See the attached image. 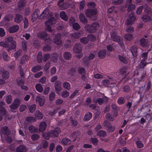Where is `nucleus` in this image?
<instances>
[{
	"label": "nucleus",
	"instance_id": "obj_27",
	"mask_svg": "<svg viewBox=\"0 0 152 152\" xmlns=\"http://www.w3.org/2000/svg\"><path fill=\"white\" fill-rule=\"evenodd\" d=\"M127 67H124L121 68L120 70V73L123 77V78H125L126 76V71L127 70Z\"/></svg>",
	"mask_w": 152,
	"mask_h": 152
},
{
	"label": "nucleus",
	"instance_id": "obj_49",
	"mask_svg": "<svg viewBox=\"0 0 152 152\" xmlns=\"http://www.w3.org/2000/svg\"><path fill=\"white\" fill-rule=\"evenodd\" d=\"M26 121L29 122H34L36 119L34 117L28 116L26 118Z\"/></svg>",
	"mask_w": 152,
	"mask_h": 152
},
{
	"label": "nucleus",
	"instance_id": "obj_14",
	"mask_svg": "<svg viewBox=\"0 0 152 152\" xmlns=\"http://www.w3.org/2000/svg\"><path fill=\"white\" fill-rule=\"evenodd\" d=\"M5 104L2 101H0V113L2 115H4L6 114V110L3 106Z\"/></svg>",
	"mask_w": 152,
	"mask_h": 152
},
{
	"label": "nucleus",
	"instance_id": "obj_18",
	"mask_svg": "<svg viewBox=\"0 0 152 152\" xmlns=\"http://www.w3.org/2000/svg\"><path fill=\"white\" fill-rule=\"evenodd\" d=\"M61 85V82L59 80H57L55 82V88L56 91H59L61 90L62 88Z\"/></svg>",
	"mask_w": 152,
	"mask_h": 152
},
{
	"label": "nucleus",
	"instance_id": "obj_10",
	"mask_svg": "<svg viewBox=\"0 0 152 152\" xmlns=\"http://www.w3.org/2000/svg\"><path fill=\"white\" fill-rule=\"evenodd\" d=\"M52 13L50 14L48 17V20L46 21L45 24H52L55 23V22L56 20V18L53 16Z\"/></svg>",
	"mask_w": 152,
	"mask_h": 152
},
{
	"label": "nucleus",
	"instance_id": "obj_58",
	"mask_svg": "<svg viewBox=\"0 0 152 152\" xmlns=\"http://www.w3.org/2000/svg\"><path fill=\"white\" fill-rule=\"evenodd\" d=\"M61 96L64 98L68 97L69 94V93L66 90L64 91L61 92Z\"/></svg>",
	"mask_w": 152,
	"mask_h": 152
},
{
	"label": "nucleus",
	"instance_id": "obj_62",
	"mask_svg": "<svg viewBox=\"0 0 152 152\" xmlns=\"http://www.w3.org/2000/svg\"><path fill=\"white\" fill-rule=\"evenodd\" d=\"M55 94L54 92H51L50 93L49 95V99L50 101H53L55 96Z\"/></svg>",
	"mask_w": 152,
	"mask_h": 152
},
{
	"label": "nucleus",
	"instance_id": "obj_1",
	"mask_svg": "<svg viewBox=\"0 0 152 152\" xmlns=\"http://www.w3.org/2000/svg\"><path fill=\"white\" fill-rule=\"evenodd\" d=\"M87 6L88 8L85 11L86 16L91 18L92 16L96 15L97 12V10L95 8L96 3L93 2H88L87 3Z\"/></svg>",
	"mask_w": 152,
	"mask_h": 152
},
{
	"label": "nucleus",
	"instance_id": "obj_45",
	"mask_svg": "<svg viewBox=\"0 0 152 152\" xmlns=\"http://www.w3.org/2000/svg\"><path fill=\"white\" fill-rule=\"evenodd\" d=\"M41 69V66L40 65H37L34 66L32 68L31 71L34 72H36Z\"/></svg>",
	"mask_w": 152,
	"mask_h": 152
},
{
	"label": "nucleus",
	"instance_id": "obj_33",
	"mask_svg": "<svg viewBox=\"0 0 152 152\" xmlns=\"http://www.w3.org/2000/svg\"><path fill=\"white\" fill-rule=\"evenodd\" d=\"M35 118L38 119H41L43 117V115L39 110H37L34 114Z\"/></svg>",
	"mask_w": 152,
	"mask_h": 152
},
{
	"label": "nucleus",
	"instance_id": "obj_56",
	"mask_svg": "<svg viewBox=\"0 0 152 152\" xmlns=\"http://www.w3.org/2000/svg\"><path fill=\"white\" fill-rule=\"evenodd\" d=\"M106 53L104 50H100L98 53V56L99 57H102L105 56Z\"/></svg>",
	"mask_w": 152,
	"mask_h": 152
},
{
	"label": "nucleus",
	"instance_id": "obj_41",
	"mask_svg": "<svg viewBox=\"0 0 152 152\" xmlns=\"http://www.w3.org/2000/svg\"><path fill=\"white\" fill-rule=\"evenodd\" d=\"M28 130L31 133H34L37 131V129L34 126L31 125L28 127Z\"/></svg>",
	"mask_w": 152,
	"mask_h": 152
},
{
	"label": "nucleus",
	"instance_id": "obj_8",
	"mask_svg": "<svg viewBox=\"0 0 152 152\" xmlns=\"http://www.w3.org/2000/svg\"><path fill=\"white\" fill-rule=\"evenodd\" d=\"M20 100L17 99H15L13 102L10 105V108L12 109L15 110L17 109L20 105Z\"/></svg>",
	"mask_w": 152,
	"mask_h": 152
},
{
	"label": "nucleus",
	"instance_id": "obj_63",
	"mask_svg": "<svg viewBox=\"0 0 152 152\" xmlns=\"http://www.w3.org/2000/svg\"><path fill=\"white\" fill-rule=\"evenodd\" d=\"M123 89L124 92H128L131 90L130 87L127 85L123 87Z\"/></svg>",
	"mask_w": 152,
	"mask_h": 152
},
{
	"label": "nucleus",
	"instance_id": "obj_61",
	"mask_svg": "<svg viewBox=\"0 0 152 152\" xmlns=\"http://www.w3.org/2000/svg\"><path fill=\"white\" fill-rule=\"evenodd\" d=\"M13 17V16L12 14H8L4 18V20L6 21H10L12 19V18Z\"/></svg>",
	"mask_w": 152,
	"mask_h": 152
},
{
	"label": "nucleus",
	"instance_id": "obj_37",
	"mask_svg": "<svg viewBox=\"0 0 152 152\" xmlns=\"http://www.w3.org/2000/svg\"><path fill=\"white\" fill-rule=\"evenodd\" d=\"M117 103L119 105H122L125 102V99L123 97H121L118 99L117 101Z\"/></svg>",
	"mask_w": 152,
	"mask_h": 152
},
{
	"label": "nucleus",
	"instance_id": "obj_26",
	"mask_svg": "<svg viewBox=\"0 0 152 152\" xmlns=\"http://www.w3.org/2000/svg\"><path fill=\"white\" fill-rule=\"evenodd\" d=\"M23 17L22 15L17 14H16L15 18L14 21L18 23H20L22 20Z\"/></svg>",
	"mask_w": 152,
	"mask_h": 152
},
{
	"label": "nucleus",
	"instance_id": "obj_44",
	"mask_svg": "<svg viewBox=\"0 0 152 152\" xmlns=\"http://www.w3.org/2000/svg\"><path fill=\"white\" fill-rule=\"evenodd\" d=\"M9 73L7 71L5 70L2 73V77L5 79H7L9 77Z\"/></svg>",
	"mask_w": 152,
	"mask_h": 152
},
{
	"label": "nucleus",
	"instance_id": "obj_55",
	"mask_svg": "<svg viewBox=\"0 0 152 152\" xmlns=\"http://www.w3.org/2000/svg\"><path fill=\"white\" fill-rule=\"evenodd\" d=\"M80 42L83 44H86L88 43V41L87 37H84L80 39Z\"/></svg>",
	"mask_w": 152,
	"mask_h": 152
},
{
	"label": "nucleus",
	"instance_id": "obj_3",
	"mask_svg": "<svg viewBox=\"0 0 152 152\" xmlns=\"http://www.w3.org/2000/svg\"><path fill=\"white\" fill-rule=\"evenodd\" d=\"M60 128L57 127L53 130H51L49 132L50 137L55 138L58 137L59 133L61 132Z\"/></svg>",
	"mask_w": 152,
	"mask_h": 152
},
{
	"label": "nucleus",
	"instance_id": "obj_51",
	"mask_svg": "<svg viewBox=\"0 0 152 152\" xmlns=\"http://www.w3.org/2000/svg\"><path fill=\"white\" fill-rule=\"evenodd\" d=\"M63 87L65 89L69 90L70 88V83L67 82H65L63 84Z\"/></svg>",
	"mask_w": 152,
	"mask_h": 152
},
{
	"label": "nucleus",
	"instance_id": "obj_38",
	"mask_svg": "<svg viewBox=\"0 0 152 152\" xmlns=\"http://www.w3.org/2000/svg\"><path fill=\"white\" fill-rule=\"evenodd\" d=\"M69 6V3L67 2L64 3L61 5L60 7L59 8L61 10H64L68 8Z\"/></svg>",
	"mask_w": 152,
	"mask_h": 152
},
{
	"label": "nucleus",
	"instance_id": "obj_43",
	"mask_svg": "<svg viewBox=\"0 0 152 152\" xmlns=\"http://www.w3.org/2000/svg\"><path fill=\"white\" fill-rule=\"evenodd\" d=\"M87 39L88 41H94L96 39V36L93 34H90L87 35Z\"/></svg>",
	"mask_w": 152,
	"mask_h": 152
},
{
	"label": "nucleus",
	"instance_id": "obj_24",
	"mask_svg": "<svg viewBox=\"0 0 152 152\" xmlns=\"http://www.w3.org/2000/svg\"><path fill=\"white\" fill-rule=\"evenodd\" d=\"M79 19L80 21L84 24H86L88 23L87 20L83 13H81L80 14Z\"/></svg>",
	"mask_w": 152,
	"mask_h": 152
},
{
	"label": "nucleus",
	"instance_id": "obj_25",
	"mask_svg": "<svg viewBox=\"0 0 152 152\" xmlns=\"http://www.w3.org/2000/svg\"><path fill=\"white\" fill-rule=\"evenodd\" d=\"M47 125L46 122H42L41 123L39 126V130L41 132L44 131L46 129Z\"/></svg>",
	"mask_w": 152,
	"mask_h": 152
},
{
	"label": "nucleus",
	"instance_id": "obj_19",
	"mask_svg": "<svg viewBox=\"0 0 152 152\" xmlns=\"http://www.w3.org/2000/svg\"><path fill=\"white\" fill-rule=\"evenodd\" d=\"M27 151L26 147L24 145H20L18 146L16 149V152H26Z\"/></svg>",
	"mask_w": 152,
	"mask_h": 152
},
{
	"label": "nucleus",
	"instance_id": "obj_32",
	"mask_svg": "<svg viewBox=\"0 0 152 152\" xmlns=\"http://www.w3.org/2000/svg\"><path fill=\"white\" fill-rule=\"evenodd\" d=\"M60 16L61 18L65 21H67L68 18L64 11L61 12L60 14Z\"/></svg>",
	"mask_w": 152,
	"mask_h": 152
},
{
	"label": "nucleus",
	"instance_id": "obj_29",
	"mask_svg": "<svg viewBox=\"0 0 152 152\" xmlns=\"http://www.w3.org/2000/svg\"><path fill=\"white\" fill-rule=\"evenodd\" d=\"M92 117V114L91 113L89 112L86 113L83 118V121H87L89 120Z\"/></svg>",
	"mask_w": 152,
	"mask_h": 152
},
{
	"label": "nucleus",
	"instance_id": "obj_34",
	"mask_svg": "<svg viewBox=\"0 0 152 152\" xmlns=\"http://www.w3.org/2000/svg\"><path fill=\"white\" fill-rule=\"evenodd\" d=\"M80 132L78 131L74 132L71 134V136L75 140L77 137L80 135Z\"/></svg>",
	"mask_w": 152,
	"mask_h": 152
},
{
	"label": "nucleus",
	"instance_id": "obj_23",
	"mask_svg": "<svg viewBox=\"0 0 152 152\" xmlns=\"http://www.w3.org/2000/svg\"><path fill=\"white\" fill-rule=\"evenodd\" d=\"M141 19L144 22L151 21L152 19L151 18L148 14H146L144 15L141 18Z\"/></svg>",
	"mask_w": 152,
	"mask_h": 152
},
{
	"label": "nucleus",
	"instance_id": "obj_53",
	"mask_svg": "<svg viewBox=\"0 0 152 152\" xmlns=\"http://www.w3.org/2000/svg\"><path fill=\"white\" fill-rule=\"evenodd\" d=\"M50 134L49 132H44L43 133L42 136L45 139L48 140L50 137Z\"/></svg>",
	"mask_w": 152,
	"mask_h": 152
},
{
	"label": "nucleus",
	"instance_id": "obj_42",
	"mask_svg": "<svg viewBox=\"0 0 152 152\" xmlns=\"http://www.w3.org/2000/svg\"><path fill=\"white\" fill-rule=\"evenodd\" d=\"M133 35L131 34H127L124 35V38L126 40L130 41L133 39Z\"/></svg>",
	"mask_w": 152,
	"mask_h": 152
},
{
	"label": "nucleus",
	"instance_id": "obj_60",
	"mask_svg": "<svg viewBox=\"0 0 152 152\" xmlns=\"http://www.w3.org/2000/svg\"><path fill=\"white\" fill-rule=\"evenodd\" d=\"M44 40L45 43L46 45H49L51 44L53 42L52 40L50 38H49V37L46 38Z\"/></svg>",
	"mask_w": 152,
	"mask_h": 152
},
{
	"label": "nucleus",
	"instance_id": "obj_40",
	"mask_svg": "<svg viewBox=\"0 0 152 152\" xmlns=\"http://www.w3.org/2000/svg\"><path fill=\"white\" fill-rule=\"evenodd\" d=\"M35 87L37 91L39 92H42L43 91V88L40 84H36L35 86Z\"/></svg>",
	"mask_w": 152,
	"mask_h": 152
},
{
	"label": "nucleus",
	"instance_id": "obj_30",
	"mask_svg": "<svg viewBox=\"0 0 152 152\" xmlns=\"http://www.w3.org/2000/svg\"><path fill=\"white\" fill-rule=\"evenodd\" d=\"M19 29V27L18 25H15L9 28L8 31L10 33L16 32Z\"/></svg>",
	"mask_w": 152,
	"mask_h": 152
},
{
	"label": "nucleus",
	"instance_id": "obj_7",
	"mask_svg": "<svg viewBox=\"0 0 152 152\" xmlns=\"http://www.w3.org/2000/svg\"><path fill=\"white\" fill-rule=\"evenodd\" d=\"M61 35L60 34H57L55 35L53 39V42L57 45L61 44L62 42L61 39Z\"/></svg>",
	"mask_w": 152,
	"mask_h": 152
},
{
	"label": "nucleus",
	"instance_id": "obj_13",
	"mask_svg": "<svg viewBox=\"0 0 152 152\" xmlns=\"http://www.w3.org/2000/svg\"><path fill=\"white\" fill-rule=\"evenodd\" d=\"M148 58H144L140 61L139 66L140 68L141 69H144L147 64H149L150 62H147V59Z\"/></svg>",
	"mask_w": 152,
	"mask_h": 152
},
{
	"label": "nucleus",
	"instance_id": "obj_12",
	"mask_svg": "<svg viewBox=\"0 0 152 152\" xmlns=\"http://www.w3.org/2000/svg\"><path fill=\"white\" fill-rule=\"evenodd\" d=\"M36 101L39 104L40 106H42L45 103V99L40 95H37L36 97Z\"/></svg>",
	"mask_w": 152,
	"mask_h": 152
},
{
	"label": "nucleus",
	"instance_id": "obj_36",
	"mask_svg": "<svg viewBox=\"0 0 152 152\" xmlns=\"http://www.w3.org/2000/svg\"><path fill=\"white\" fill-rule=\"evenodd\" d=\"M16 81L17 85L20 87L22 85H24V84L25 82L24 80L21 77H18L16 79Z\"/></svg>",
	"mask_w": 152,
	"mask_h": 152
},
{
	"label": "nucleus",
	"instance_id": "obj_39",
	"mask_svg": "<svg viewBox=\"0 0 152 152\" xmlns=\"http://www.w3.org/2000/svg\"><path fill=\"white\" fill-rule=\"evenodd\" d=\"M90 142L94 145H97L98 142V140L96 137H91L90 139Z\"/></svg>",
	"mask_w": 152,
	"mask_h": 152
},
{
	"label": "nucleus",
	"instance_id": "obj_16",
	"mask_svg": "<svg viewBox=\"0 0 152 152\" xmlns=\"http://www.w3.org/2000/svg\"><path fill=\"white\" fill-rule=\"evenodd\" d=\"M1 132L7 136L9 135L10 134L8 127L6 126H4L1 128Z\"/></svg>",
	"mask_w": 152,
	"mask_h": 152
},
{
	"label": "nucleus",
	"instance_id": "obj_46",
	"mask_svg": "<svg viewBox=\"0 0 152 152\" xmlns=\"http://www.w3.org/2000/svg\"><path fill=\"white\" fill-rule=\"evenodd\" d=\"M77 72L79 74H86V71L84 68L79 67L77 69Z\"/></svg>",
	"mask_w": 152,
	"mask_h": 152
},
{
	"label": "nucleus",
	"instance_id": "obj_52",
	"mask_svg": "<svg viewBox=\"0 0 152 152\" xmlns=\"http://www.w3.org/2000/svg\"><path fill=\"white\" fill-rule=\"evenodd\" d=\"M141 45L143 46H145L148 44V42L144 38H142L140 40Z\"/></svg>",
	"mask_w": 152,
	"mask_h": 152
},
{
	"label": "nucleus",
	"instance_id": "obj_6",
	"mask_svg": "<svg viewBox=\"0 0 152 152\" xmlns=\"http://www.w3.org/2000/svg\"><path fill=\"white\" fill-rule=\"evenodd\" d=\"M51 14H52V12L49 10V9L46 8L39 15V19L42 20L46 17H48Z\"/></svg>",
	"mask_w": 152,
	"mask_h": 152
},
{
	"label": "nucleus",
	"instance_id": "obj_15",
	"mask_svg": "<svg viewBox=\"0 0 152 152\" xmlns=\"http://www.w3.org/2000/svg\"><path fill=\"white\" fill-rule=\"evenodd\" d=\"M113 41L118 42L121 46H123L124 45L122 39L118 36H114L113 37Z\"/></svg>",
	"mask_w": 152,
	"mask_h": 152
},
{
	"label": "nucleus",
	"instance_id": "obj_11",
	"mask_svg": "<svg viewBox=\"0 0 152 152\" xmlns=\"http://www.w3.org/2000/svg\"><path fill=\"white\" fill-rule=\"evenodd\" d=\"M37 36L41 39L44 40L46 38L49 37V34H47L44 31H41L37 33Z\"/></svg>",
	"mask_w": 152,
	"mask_h": 152
},
{
	"label": "nucleus",
	"instance_id": "obj_47",
	"mask_svg": "<svg viewBox=\"0 0 152 152\" xmlns=\"http://www.w3.org/2000/svg\"><path fill=\"white\" fill-rule=\"evenodd\" d=\"M135 8V5L133 4H129L127 7V11L128 12H130L134 10Z\"/></svg>",
	"mask_w": 152,
	"mask_h": 152
},
{
	"label": "nucleus",
	"instance_id": "obj_28",
	"mask_svg": "<svg viewBox=\"0 0 152 152\" xmlns=\"http://www.w3.org/2000/svg\"><path fill=\"white\" fill-rule=\"evenodd\" d=\"M96 135L100 137H105L107 135L106 132L104 130H100L96 132Z\"/></svg>",
	"mask_w": 152,
	"mask_h": 152
},
{
	"label": "nucleus",
	"instance_id": "obj_5",
	"mask_svg": "<svg viewBox=\"0 0 152 152\" xmlns=\"http://www.w3.org/2000/svg\"><path fill=\"white\" fill-rule=\"evenodd\" d=\"M51 14H52V12L49 10V9L46 8L39 15V19L42 20L46 17H48Z\"/></svg>",
	"mask_w": 152,
	"mask_h": 152
},
{
	"label": "nucleus",
	"instance_id": "obj_17",
	"mask_svg": "<svg viewBox=\"0 0 152 152\" xmlns=\"http://www.w3.org/2000/svg\"><path fill=\"white\" fill-rule=\"evenodd\" d=\"M26 4V2L25 0H20L18 2V4L19 10L21 11Z\"/></svg>",
	"mask_w": 152,
	"mask_h": 152
},
{
	"label": "nucleus",
	"instance_id": "obj_31",
	"mask_svg": "<svg viewBox=\"0 0 152 152\" xmlns=\"http://www.w3.org/2000/svg\"><path fill=\"white\" fill-rule=\"evenodd\" d=\"M16 42L15 41H12L10 43V45L9 48L7 49V51H10L15 49L16 48Z\"/></svg>",
	"mask_w": 152,
	"mask_h": 152
},
{
	"label": "nucleus",
	"instance_id": "obj_59",
	"mask_svg": "<svg viewBox=\"0 0 152 152\" xmlns=\"http://www.w3.org/2000/svg\"><path fill=\"white\" fill-rule=\"evenodd\" d=\"M36 105L35 104H33L30 106L29 107V112L31 113L34 112L36 110Z\"/></svg>",
	"mask_w": 152,
	"mask_h": 152
},
{
	"label": "nucleus",
	"instance_id": "obj_4",
	"mask_svg": "<svg viewBox=\"0 0 152 152\" xmlns=\"http://www.w3.org/2000/svg\"><path fill=\"white\" fill-rule=\"evenodd\" d=\"M51 14H52V12L49 10V9L46 8L39 15V19L42 20L46 17H48Z\"/></svg>",
	"mask_w": 152,
	"mask_h": 152
},
{
	"label": "nucleus",
	"instance_id": "obj_9",
	"mask_svg": "<svg viewBox=\"0 0 152 152\" xmlns=\"http://www.w3.org/2000/svg\"><path fill=\"white\" fill-rule=\"evenodd\" d=\"M40 14L39 10L38 9H37L35 10L33 13L31 17V21L33 23L36 21L37 18L39 19V15H40Z\"/></svg>",
	"mask_w": 152,
	"mask_h": 152
},
{
	"label": "nucleus",
	"instance_id": "obj_64",
	"mask_svg": "<svg viewBox=\"0 0 152 152\" xmlns=\"http://www.w3.org/2000/svg\"><path fill=\"white\" fill-rule=\"evenodd\" d=\"M76 72V69L75 68L72 67L70 68L69 71L68 73L71 75L72 76L74 75V73Z\"/></svg>",
	"mask_w": 152,
	"mask_h": 152
},
{
	"label": "nucleus",
	"instance_id": "obj_57",
	"mask_svg": "<svg viewBox=\"0 0 152 152\" xmlns=\"http://www.w3.org/2000/svg\"><path fill=\"white\" fill-rule=\"evenodd\" d=\"M137 48L136 47H132L131 49V52L134 57H136L137 56Z\"/></svg>",
	"mask_w": 152,
	"mask_h": 152
},
{
	"label": "nucleus",
	"instance_id": "obj_54",
	"mask_svg": "<svg viewBox=\"0 0 152 152\" xmlns=\"http://www.w3.org/2000/svg\"><path fill=\"white\" fill-rule=\"evenodd\" d=\"M102 83L105 87H106L110 83V81L107 79H103L102 80Z\"/></svg>",
	"mask_w": 152,
	"mask_h": 152
},
{
	"label": "nucleus",
	"instance_id": "obj_35",
	"mask_svg": "<svg viewBox=\"0 0 152 152\" xmlns=\"http://www.w3.org/2000/svg\"><path fill=\"white\" fill-rule=\"evenodd\" d=\"M105 117L106 119L109 121H113L114 120V115L110 113L106 114L105 115Z\"/></svg>",
	"mask_w": 152,
	"mask_h": 152
},
{
	"label": "nucleus",
	"instance_id": "obj_20",
	"mask_svg": "<svg viewBox=\"0 0 152 152\" xmlns=\"http://www.w3.org/2000/svg\"><path fill=\"white\" fill-rule=\"evenodd\" d=\"M71 142V140L67 137L63 138L61 141V144L64 145H68Z\"/></svg>",
	"mask_w": 152,
	"mask_h": 152
},
{
	"label": "nucleus",
	"instance_id": "obj_22",
	"mask_svg": "<svg viewBox=\"0 0 152 152\" xmlns=\"http://www.w3.org/2000/svg\"><path fill=\"white\" fill-rule=\"evenodd\" d=\"M136 19V17H133L132 18H128L125 21V24L128 26L131 25L133 23Z\"/></svg>",
	"mask_w": 152,
	"mask_h": 152
},
{
	"label": "nucleus",
	"instance_id": "obj_48",
	"mask_svg": "<svg viewBox=\"0 0 152 152\" xmlns=\"http://www.w3.org/2000/svg\"><path fill=\"white\" fill-rule=\"evenodd\" d=\"M72 26L73 29L76 31L79 30L80 28V26L79 24L77 22L73 23Z\"/></svg>",
	"mask_w": 152,
	"mask_h": 152
},
{
	"label": "nucleus",
	"instance_id": "obj_50",
	"mask_svg": "<svg viewBox=\"0 0 152 152\" xmlns=\"http://www.w3.org/2000/svg\"><path fill=\"white\" fill-rule=\"evenodd\" d=\"M39 137L40 136L37 134H34L31 136V138L33 141L38 140Z\"/></svg>",
	"mask_w": 152,
	"mask_h": 152
},
{
	"label": "nucleus",
	"instance_id": "obj_21",
	"mask_svg": "<svg viewBox=\"0 0 152 152\" xmlns=\"http://www.w3.org/2000/svg\"><path fill=\"white\" fill-rule=\"evenodd\" d=\"M82 45L80 44H76L74 46L73 49L74 52L75 53L80 52L81 51Z\"/></svg>",
	"mask_w": 152,
	"mask_h": 152
},
{
	"label": "nucleus",
	"instance_id": "obj_2",
	"mask_svg": "<svg viewBox=\"0 0 152 152\" xmlns=\"http://www.w3.org/2000/svg\"><path fill=\"white\" fill-rule=\"evenodd\" d=\"M98 23H93L92 24H86L84 26L85 30L88 32L92 33L95 32L97 30Z\"/></svg>",
	"mask_w": 152,
	"mask_h": 152
}]
</instances>
